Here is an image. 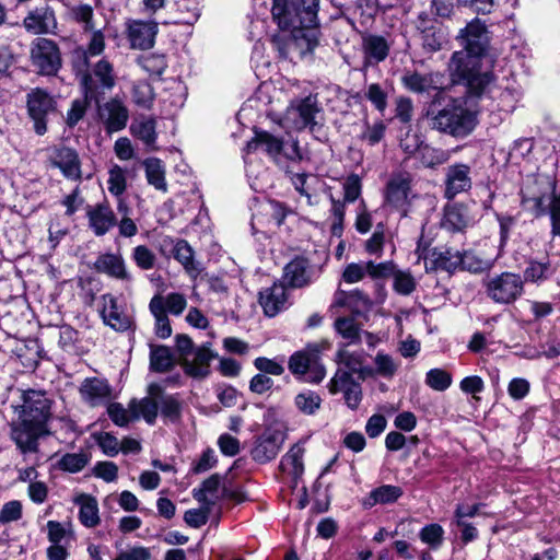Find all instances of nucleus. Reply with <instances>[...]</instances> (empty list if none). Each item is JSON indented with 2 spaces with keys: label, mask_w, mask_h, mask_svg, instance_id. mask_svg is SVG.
Returning a JSON list of instances; mask_svg holds the SVG:
<instances>
[{
  "label": "nucleus",
  "mask_w": 560,
  "mask_h": 560,
  "mask_svg": "<svg viewBox=\"0 0 560 560\" xmlns=\"http://www.w3.org/2000/svg\"><path fill=\"white\" fill-rule=\"evenodd\" d=\"M91 33V38L88 44L86 49L78 50V56L83 59V65L86 68H90L93 66L91 62L92 57L100 56L104 48H105V36L102 32V30H97L96 26L93 28V31H88Z\"/></svg>",
  "instance_id": "41"
},
{
  "label": "nucleus",
  "mask_w": 560,
  "mask_h": 560,
  "mask_svg": "<svg viewBox=\"0 0 560 560\" xmlns=\"http://www.w3.org/2000/svg\"><path fill=\"white\" fill-rule=\"evenodd\" d=\"M452 382V375L443 369H431L425 374V384L436 392L446 390Z\"/></svg>",
  "instance_id": "51"
},
{
  "label": "nucleus",
  "mask_w": 560,
  "mask_h": 560,
  "mask_svg": "<svg viewBox=\"0 0 560 560\" xmlns=\"http://www.w3.org/2000/svg\"><path fill=\"white\" fill-rule=\"evenodd\" d=\"M132 100L136 105L149 109L154 101V91L149 82H138L132 89Z\"/></svg>",
  "instance_id": "53"
},
{
  "label": "nucleus",
  "mask_w": 560,
  "mask_h": 560,
  "mask_svg": "<svg viewBox=\"0 0 560 560\" xmlns=\"http://www.w3.org/2000/svg\"><path fill=\"white\" fill-rule=\"evenodd\" d=\"M148 394L159 398V406L164 418L176 421L180 417L182 404L176 395H164V389L160 384L153 383L148 387Z\"/></svg>",
  "instance_id": "30"
},
{
  "label": "nucleus",
  "mask_w": 560,
  "mask_h": 560,
  "mask_svg": "<svg viewBox=\"0 0 560 560\" xmlns=\"http://www.w3.org/2000/svg\"><path fill=\"white\" fill-rule=\"evenodd\" d=\"M130 133L140 140L149 151H156V119L152 116L141 115L130 125Z\"/></svg>",
  "instance_id": "27"
},
{
  "label": "nucleus",
  "mask_w": 560,
  "mask_h": 560,
  "mask_svg": "<svg viewBox=\"0 0 560 560\" xmlns=\"http://www.w3.org/2000/svg\"><path fill=\"white\" fill-rule=\"evenodd\" d=\"M288 128L301 131L308 129L314 132L322 126L323 108L316 95H307L293 101L284 114Z\"/></svg>",
  "instance_id": "5"
},
{
  "label": "nucleus",
  "mask_w": 560,
  "mask_h": 560,
  "mask_svg": "<svg viewBox=\"0 0 560 560\" xmlns=\"http://www.w3.org/2000/svg\"><path fill=\"white\" fill-rule=\"evenodd\" d=\"M149 308L155 319V334L159 338L166 339L172 335V327L167 314L164 310V299L162 295H154L150 303Z\"/></svg>",
  "instance_id": "35"
},
{
  "label": "nucleus",
  "mask_w": 560,
  "mask_h": 560,
  "mask_svg": "<svg viewBox=\"0 0 560 560\" xmlns=\"http://www.w3.org/2000/svg\"><path fill=\"white\" fill-rule=\"evenodd\" d=\"M45 433V428L20 419L11 423V439L24 455L37 452L38 438Z\"/></svg>",
  "instance_id": "14"
},
{
  "label": "nucleus",
  "mask_w": 560,
  "mask_h": 560,
  "mask_svg": "<svg viewBox=\"0 0 560 560\" xmlns=\"http://www.w3.org/2000/svg\"><path fill=\"white\" fill-rule=\"evenodd\" d=\"M454 72H410L402 78L405 85L413 92L422 93L430 90H446L452 86Z\"/></svg>",
  "instance_id": "12"
},
{
  "label": "nucleus",
  "mask_w": 560,
  "mask_h": 560,
  "mask_svg": "<svg viewBox=\"0 0 560 560\" xmlns=\"http://www.w3.org/2000/svg\"><path fill=\"white\" fill-rule=\"evenodd\" d=\"M311 270L305 258L296 257L284 268L283 279L292 288H302L311 282Z\"/></svg>",
  "instance_id": "32"
},
{
  "label": "nucleus",
  "mask_w": 560,
  "mask_h": 560,
  "mask_svg": "<svg viewBox=\"0 0 560 560\" xmlns=\"http://www.w3.org/2000/svg\"><path fill=\"white\" fill-rule=\"evenodd\" d=\"M420 196L411 190V178L406 174L394 175L386 185V202L407 218L416 212L415 206Z\"/></svg>",
  "instance_id": "7"
},
{
  "label": "nucleus",
  "mask_w": 560,
  "mask_h": 560,
  "mask_svg": "<svg viewBox=\"0 0 560 560\" xmlns=\"http://www.w3.org/2000/svg\"><path fill=\"white\" fill-rule=\"evenodd\" d=\"M444 186V197L447 200L468 191L472 186L471 167L465 163L450 165L445 172Z\"/></svg>",
  "instance_id": "16"
},
{
  "label": "nucleus",
  "mask_w": 560,
  "mask_h": 560,
  "mask_svg": "<svg viewBox=\"0 0 560 560\" xmlns=\"http://www.w3.org/2000/svg\"><path fill=\"white\" fill-rule=\"evenodd\" d=\"M79 393L82 400L91 407L108 404L113 399V388L105 378L86 377L82 381Z\"/></svg>",
  "instance_id": "18"
},
{
  "label": "nucleus",
  "mask_w": 560,
  "mask_h": 560,
  "mask_svg": "<svg viewBox=\"0 0 560 560\" xmlns=\"http://www.w3.org/2000/svg\"><path fill=\"white\" fill-rule=\"evenodd\" d=\"M319 349L317 346H308L303 351L293 353L289 359V370L293 375H304L310 369H314L313 382H320L325 377V369L318 363Z\"/></svg>",
  "instance_id": "15"
},
{
  "label": "nucleus",
  "mask_w": 560,
  "mask_h": 560,
  "mask_svg": "<svg viewBox=\"0 0 560 560\" xmlns=\"http://www.w3.org/2000/svg\"><path fill=\"white\" fill-rule=\"evenodd\" d=\"M31 58L35 67L42 70H59L61 56L57 44L47 38H37L31 48Z\"/></svg>",
  "instance_id": "17"
},
{
  "label": "nucleus",
  "mask_w": 560,
  "mask_h": 560,
  "mask_svg": "<svg viewBox=\"0 0 560 560\" xmlns=\"http://www.w3.org/2000/svg\"><path fill=\"white\" fill-rule=\"evenodd\" d=\"M389 45L382 36L370 35L363 38L365 67H375L388 56Z\"/></svg>",
  "instance_id": "31"
},
{
  "label": "nucleus",
  "mask_w": 560,
  "mask_h": 560,
  "mask_svg": "<svg viewBox=\"0 0 560 560\" xmlns=\"http://www.w3.org/2000/svg\"><path fill=\"white\" fill-rule=\"evenodd\" d=\"M100 117L107 132L122 130L128 121L129 112L118 100H110L100 108Z\"/></svg>",
  "instance_id": "22"
},
{
  "label": "nucleus",
  "mask_w": 560,
  "mask_h": 560,
  "mask_svg": "<svg viewBox=\"0 0 560 560\" xmlns=\"http://www.w3.org/2000/svg\"><path fill=\"white\" fill-rule=\"evenodd\" d=\"M143 166L148 184L153 186L156 190L166 192V170L163 162L158 158H148L143 161Z\"/></svg>",
  "instance_id": "37"
},
{
  "label": "nucleus",
  "mask_w": 560,
  "mask_h": 560,
  "mask_svg": "<svg viewBox=\"0 0 560 560\" xmlns=\"http://www.w3.org/2000/svg\"><path fill=\"white\" fill-rule=\"evenodd\" d=\"M70 18L77 23L82 24L83 31H93L96 26L93 18L94 11L93 8L89 4H78L73 5L69 9Z\"/></svg>",
  "instance_id": "52"
},
{
  "label": "nucleus",
  "mask_w": 560,
  "mask_h": 560,
  "mask_svg": "<svg viewBox=\"0 0 560 560\" xmlns=\"http://www.w3.org/2000/svg\"><path fill=\"white\" fill-rule=\"evenodd\" d=\"M49 160L67 178L79 179L81 177L80 160L73 149L67 147L54 148L50 152Z\"/></svg>",
  "instance_id": "21"
},
{
  "label": "nucleus",
  "mask_w": 560,
  "mask_h": 560,
  "mask_svg": "<svg viewBox=\"0 0 560 560\" xmlns=\"http://www.w3.org/2000/svg\"><path fill=\"white\" fill-rule=\"evenodd\" d=\"M221 478L218 474L207 478L199 490L194 491V498L201 503H211L208 495H214L219 489Z\"/></svg>",
  "instance_id": "61"
},
{
  "label": "nucleus",
  "mask_w": 560,
  "mask_h": 560,
  "mask_svg": "<svg viewBox=\"0 0 560 560\" xmlns=\"http://www.w3.org/2000/svg\"><path fill=\"white\" fill-rule=\"evenodd\" d=\"M23 505L19 500H12L3 504L0 510V523L16 522L22 517Z\"/></svg>",
  "instance_id": "62"
},
{
  "label": "nucleus",
  "mask_w": 560,
  "mask_h": 560,
  "mask_svg": "<svg viewBox=\"0 0 560 560\" xmlns=\"http://www.w3.org/2000/svg\"><path fill=\"white\" fill-rule=\"evenodd\" d=\"M81 84L84 91V98L72 101L71 107L67 113L66 124L68 127H74L85 115L88 108V98H94L98 94L109 90L115 84L112 72H83Z\"/></svg>",
  "instance_id": "4"
},
{
  "label": "nucleus",
  "mask_w": 560,
  "mask_h": 560,
  "mask_svg": "<svg viewBox=\"0 0 560 560\" xmlns=\"http://www.w3.org/2000/svg\"><path fill=\"white\" fill-rule=\"evenodd\" d=\"M215 357L217 353L210 349V343L202 345L195 350L191 360L184 359V371L192 378H206L210 374V363Z\"/></svg>",
  "instance_id": "19"
},
{
  "label": "nucleus",
  "mask_w": 560,
  "mask_h": 560,
  "mask_svg": "<svg viewBox=\"0 0 560 560\" xmlns=\"http://www.w3.org/2000/svg\"><path fill=\"white\" fill-rule=\"evenodd\" d=\"M444 529L438 523H431L423 526L419 532V539L431 550L441 548L444 541Z\"/></svg>",
  "instance_id": "46"
},
{
  "label": "nucleus",
  "mask_w": 560,
  "mask_h": 560,
  "mask_svg": "<svg viewBox=\"0 0 560 560\" xmlns=\"http://www.w3.org/2000/svg\"><path fill=\"white\" fill-rule=\"evenodd\" d=\"M419 258H423L424 267L430 271L454 272L460 265V252L452 248L421 249L418 246Z\"/></svg>",
  "instance_id": "11"
},
{
  "label": "nucleus",
  "mask_w": 560,
  "mask_h": 560,
  "mask_svg": "<svg viewBox=\"0 0 560 560\" xmlns=\"http://www.w3.org/2000/svg\"><path fill=\"white\" fill-rule=\"evenodd\" d=\"M485 293L493 303L510 305L516 302L525 291V280L512 271L489 277L483 282Z\"/></svg>",
  "instance_id": "6"
},
{
  "label": "nucleus",
  "mask_w": 560,
  "mask_h": 560,
  "mask_svg": "<svg viewBox=\"0 0 560 560\" xmlns=\"http://www.w3.org/2000/svg\"><path fill=\"white\" fill-rule=\"evenodd\" d=\"M131 258L142 270H150L156 264L155 254L145 245H138L132 249Z\"/></svg>",
  "instance_id": "56"
},
{
  "label": "nucleus",
  "mask_w": 560,
  "mask_h": 560,
  "mask_svg": "<svg viewBox=\"0 0 560 560\" xmlns=\"http://www.w3.org/2000/svg\"><path fill=\"white\" fill-rule=\"evenodd\" d=\"M26 106L30 118L34 122V130L38 136L47 131V117L56 112L55 98L42 89L32 90L26 96Z\"/></svg>",
  "instance_id": "9"
},
{
  "label": "nucleus",
  "mask_w": 560,
  "mask_h": 560,
  "mask_svg": "<svg viewBox=\"0 0 560 560\" xmlns=\"http://www.w3.org/2000/svg\"><path fill=\"white\" fill-rule=\"evenodd\" d=\"M93 268L110 278L128 281L132 280L130 272L126 268L125 259L120 254L104 253L98 255L93 264Z\"/></svg>",
  "instance_id": "20"
},
{
  "label": "nucleus",
  "mask_w": 560,
  "mask_h": 560,
  "mask_svg": "<svg viewBox=\"0 0 560 560\" xmlns=\"http://www.w3.org/2000/svg\"><path fill=\"white\" fill-rule=\"evenodd\" d=\"M336 359L343 369L352 373H361L364 361V351H349L347 349V345H341L336 353Z\"/></svg>",
  "instance_id": "44"
},
{
  "label": "nucleus",
  "mask_w": 560,
  "mask_h": 560,
  "mask_svg": "<svg viewBox=\"0 0 560 560\" xmlns=\"http://www.w3.org/2000/svg\"><path fill=\"white\" fill-rule=\"evenodd\" d=\"M304 450L299 445L292 446L289 452L282 457L280 467L283 471L298 478L302 475Z\"/></svg>",
  "instance_id": "43"
},
{
  "label": "nucleus",
  "mask_w": 560,
  "mask_h": 560,
  "mask_svg": "<svg viewBox=\"0 0 560 560\" xmlns=\"http://www.w3.org/2000/svg\"><path fill=\"white\" fill-rule=\"evenodd\" d=\"M128 39L132 48L148 49L154 44L158 23L154 21H131L128 24Z\"/></svg>",
  "instance_id": "24"
},
{
  "label": "nucleus",
  "mask_w": 560,
  "mask_h": 560,
  "mask_svg": "<svg viewBox=\"0 0 560 560\" xmlns=\"http://www.w3.org/2000/svg\"><path fill=\"white\" fill-rule=\"evenodd\" d=\"M354 226L355 230L361 234L368 233L372 228V214L368 210V206L363 199L360 200L357 208Z\"/></svg>",
  "instance_id": "63"
},
{
  "label": "nucleus",
  "mask_w": 560,
  "mask_h": 560,
  "mask_svg": "<svg viewBox=\"0 0 560 560\" xmlns=\"http://www.w3.org/2000/svg\"><path fill=\"white\" fill-rule=\"evenodd\" d=\"M259 303L264 310L265 315L273 317L288 305L287 290L281 283H273L270 288L262 290L259 293Z\"/></svg>",
  "instance_id": "25"
},
{
  "label": "nucleus",
  "mask_w": 560,
  "mask_h": 560,
  "mask_svg": "<svg viewBox=\"0 0 560 560\" xmlns=\"http://www.w3.org/2000/svg\"><path fill=\"white\" fill-rule=\"evenodd\" d=\"M522 203L536 217L549 214L552 235H560V192H557L552 177H529L522 189Z\"/></svg>",
  "instance_id": "3"
},
{
  "label": "nucleus",
  "mask_w": 560,
  "mask_h": 560,
  "mask_svg": "<svg viewBox=\"0 0 560 560\" xmlns=\"http://www.w3.org/2000/svg\"><path fill=\"white\" fill-rule=\"evenodd\" d=\"M129 411L132 419L143 418L147 423L153 424L159 412V398L149 395L141 399H132L129 402Z\"/></svg>",
  "instance_id": "34"
},
{
  "label": "nucleus",
  "mask_w": 560,
  "mask_h": 560,
  "mask_svg": "<svg viewBox=\"0 0 560 560\" xmlns=\"http://www.w3.org/2000/svg\"><path fill=\"white\" fill-rule=\"evenodd\" d=\"M89 463V456L85 453H68L59 460V467L69 472L81 471Z\"/></svg>",
  "instance_id": "57"
},
{
  "label": "nucleus",
  "mask_w": 560,
  "mask_h": 560,
  "mask_svg": "<svg viewBox=\"0 0 560 560\" xmlns=\"http://www.w3.org/2000/svg\"><path fill=\"white\" fill-rule=\"evenodd\" d=\"M452 84L463 86L465 95L453 98L433 118L434 128L455 138H465L478 125L482 95L493 80L492 72H454Z\"/></svg>",
  "instance_id": "2"
},
{
  "label": "nucleus",
  "mask_w": 560,
  "mask_h": 560,
  "mask_svg": "<svg viewBox=\"0 0 560 560\" xmlns=\"http://www.w3.org/2000/svg\"><path fill=\"white\" fill-rule=\"evenodd\" d=\"M103 323L116 331H126L133 326V317L112 293L102 294L97 303Z\"/></svg>",
  "instance_id": "10"
},
{
  "label": "nucleus",
  "mask_w": 560,
  "mask_h": 560,
  "mask_svg": "<svg viewBox=\"0 0 560 560\" xmlns=\"http://www.w3.org/2000/svg\"><path fill=\"white\" fill-rule=\"evenodd\" d=\"M402 491L399 487L385 485L381 486L373 491H371L370 495L363 501V505L365 508H372L375 504H387L395 502L398 498H400Z\"/></svg>",
  "instance_id": "40"
},
{
  "label": "nucleus",
  "mask_w": 560,
  "mask_h": 560,
  "mask_svg": "<svg viewBox=\"0 0 560 560\" xmlns=\"http://www.w3.org/2000/svg\"><path fill=\"white\" fill-rule=\"evenodd\" d=\"M552 273L553 268L551 267L549 259H545L544 261L530 259L527 262L522 278L525 282L541 283L548 280Z\"/></svg>",
  "instance_id": "39"
},
{
  "label": "nucleus",
  "mask_w": 560,
  "mask_h": 560,
  "mask_svg": "<svg viewBox=\"0 0 560 560\" xmlns=\"http://www.w3.org/2000/svg\"><path fill=\"white\" fill-rule=\"evenodd\" d=\"M460 265L463 269L474 273L483 272L491 268L492 260L489 258L481 257L474 252L460 253Z\"/></svg>",
  "instance_id": "47"
},
{
  "label": "nucleus",
  "mask_w": 560,
  "mask_h": 560,
  "mask_svg": "<svg viewBox=\"0 0 560 560\" xmlns=\"http://www.w3.org/2000/svg\"><path fill=\"white\" fill-rule=\"evenodd\" d=\"M23 24L33 34L54 33L57 28L55 12L48 5L32 10L24 19Z\"/></svg>",
  "instance_id": "23"
},
{
  "label": "nucleus",
  "mask_w": 560,
  "mask_h": 560,
  "mask_svg": "<svg viewBox=\"0 0 560 560\" xmlns=\"http://www.w3.org/2000/svg\"><path fill=\"white\" fill-rule=\"evenodd\" d=\"M393 277V289L400 295H410L417 287L416 279L410 271L407 270H394Z\"/></svg>",
  "instance_id": "50"
},
{
  "label": "nucleus",
  "mask_w": 560,
  "mask_h": 560,
  "mask_svg": "<svg viewBox=\"0 0 560 560\" xmlns=\"http://www.w3.org/2000/svg\"><path fill=\"white\" fill-rule=\"evenodd\" d=\"M352 374V372L343 368H339L328 384L329 393L335 395L358 384L354 382Z\"/></svg>",
  "instance_id": "54"
},
{
  "label": "nucleus",
  "mask_w": 560,
  "mask_h": 560,
  "mask_svg": "<svg viewBox=\"0 0 560 560\" xmlns=\"http://www.w3.org/2000/svg\"><path fill=\"white\" fill-rule=\"evenodd\" d=\"M79 505V520L88 528H93L100 524L98 503L95 498L89 494H80L74 500Z\"/></svg>",
  "instance_id": "36"
},
{
  "label": "nucleus",
  "mask_w": 560,
  "mask_h": 560,
  "mask_svg": "<svg viewBox=\"0 0 560 560\" xmlns=\"http://www.w3.org/2000/svg\"><path fill=\"white\" fill-rule=\"evenodd\" d=\"M323 399L314 390L305 389L294 397V406L305 416H314L320 409Z\"/></svg>",
  "instance_id": "42"
},
{
  "label": "nucleus",
  "mask_w": 560,
  "mask_h": 560,
  "mask_svg": "<svg viewBox=\"0 0 560 560\" xmlns=\"http://www.w3.org/2000/svg\"><path fill=\"white\" fill-rule=\"evenodd\" d=\"M89 225L96 236L105 235L117 224V219L107 203H100L88 211Z\"/></svg>",
  "instance_id": "26"
},
{
  "label": "nucleus",
  "mask_w": 560,
  "mask_h": 560,
  "mask_svg": "<svg viewBox=\"0 0 560 560\" xmlns=\"http://www.w3.org/2000/svg\"><path fill=\"white\" fill-rule=\"evenodd\" d=\"M174 365L171 350L166 346H151L150 368L155 372H166Z\"/></svg>",
  "instance_id": "45"
},
{
  "label": "nucleus",
  "mask_w": 560,
  "mask_h": 560,
  "mask_svg": "<svg viewBox=\"0 0 560 560\" xmlns=\"http://www.w3.org/2000/svg\"><path fill=\"white\" fill-rule=\"evenodd\" d=\"M343 199L349 203L357 201L362 192V179L358 174H350L342 183Z\"/></svg>",
  "instance_id": "60"
},
{
  "label": "nucleus",
  "mask_w": 560,
  "mask_h": 560,
  "mask_svg": "<svg viewBox=\"0 0 560 560\" xmlns=\"http://www.w3.org/2000/svg\"><path fill=\"white\" fill-rule=\"evenodd\" d=\"M334 327L337 334L347 340V346L361 342L362 329L353 316L338 317L334 323Z\"/></svg>",
  "instance_id": "38"
},
{
  "label": "nucleus",
  "mask_w": 560,
  "mask_h": 560,
  "mask_svg": "<svg viewBox=\"0 0 560 560\" xmlns=\"http://www.w3.org/2000/svg\"><path fill=\"white\" fill-rule=\"evenodd\" d=\"M420 160L425 167L434 168L439 165L446 163L451 155L450 152L443 149L423 145L420 149Z\"/></svg>",
  "instance_id": "48"
},
{
  "label": "nucleus",
  "mask_w": 560,
  "mask_h": 560,
  "mask_svg": "<svg viewBox=\"0 0 560 560\" xmlns=\"http://www.w3.org/2000/svg\"><path fill=\"white\" fill-rule=\"evenodd\" d=\"M285 440V433L281 430L267 429L254 442L250 451L252 458L259 464H266L277 457Z\"/></svg>",
  "instance_id": "13"
},
{
  "label": "nucleus",
  "mask_w": 560,
  "mask_h": 560,
  "mask_svg": "<svg viewBox=\"0 0 560 560\" xmlns=\"http://www.w3.org/2000/svg\"><path fill=\"white\" fill-rule=\"evenodd\" d=\"M319 0H273L271 14L282 31L275 37L281 57L303 58L318 44Z\"/></svg>",
  "instance_id": "1"
},
{
  "label": "nucleus",
  "mask_w": 560,
  "mask_h": 560,
  "mask_svg": "<svg viewBox=\"0 0 560 560\" xmlns=\"http://www.w3.org/2000/svg\"><path fill=\"white\" fill-rule=\"evenodd\" d=\"M467 47L464 50L455 51L451 58V68L453 70H475L477 58Z\"/></svg>",
  "instance_id": "58"
},
{
  "label": "nucleus",
  "mask_w": 560,
  "mask_h": 560,
  "mask_svg": "<svg viewBox=\"0 0 560 560\" xmlns=\"http://www.w3.org/2000/svg\"><path fill=\"white\" fill-rule=\"evenodd\" d=\"M472 223L463 205H448L444 209L442 228L448 232H463Z\"/></svg>",
  "instance_id": "33"
},
{
  "label": "nucleus",
  "mask_w": 560,
  "mask_h": 560,
  "mask_svg": "<svg viewBox=\"0 0 560 560\" xmlns=\"http://www.w3.org/2000/svg\"><path fill=\"white\" fill-rule=\"evenodd\" d=\"M459 36L465 46L475 56H481L488 43L486 25L478 19L470 22L465 28L460 30Z\"/></svg>",
  "instance_id": "28"
},
{
  "label": "nucleus",
  "mask_w": 560,
  "mask_h": 560,
  "mask_svg": "<svg viewBox=\"0 0 560 560\" xmlns=\"http://www.w3.org/2000/svg\"><path fill=\"white\" fill-rule=\"evenodd\" d=\"M21 400L22 404L15 407L19 419L46 429V423L51 416V404L46 393L34 389L23 390Z\"/></svg>",
  "instance_id": "8"
},
{
  "label": "nucleus",
  "mask_w": 560,
  "mask_h": 560,
  "mask_svg": "<svg viewBox=\"0 0 560 560\" xmlns=\"http://www.w3.org/2000/svg\"><path fill=\"white\" fill-rule=\"evenodd\" d=\"M172 246L173 257L183 266L185 271L191 277L197 278L200 272V264L195 260V252L192 247L185 240H166Z\"/></svg>",
  "instance_id": "29"
},
{
  "label": "nucleus",
  "mask_w": 560,
  "mask_h": 560,
  "mask_svg": "<svg viewBox=\"0 0 560 560\" xmlns=\"http://www.w3.org/2000/svg\"><path fill=\"white\" fill-rule=\"evenodd\" d=\"M365 264L368 276L373 280H384L392 277L396 268L393 261L375 262L369 260Z\"/></svg>",
  "instance_id": "59"
},
{
  "label": "nucleus",
  "mask_w": 560,
  "mask_h": 560,
  "mask_svg": "<svg viewBox=\"0 0 560 560\" xmlns=\"http://www.w3.org/2000/svg\"><path fill=\"white\" fill-rule=\"evenodd\" d=\"M164 299V310L167 314L179 316L187 306L186 298L180 293H170Z\"/></svg>",
  "instance_id": "64"
},
{
  "label": "nucleus",
  "mask_w": 560,
  "mask_h": 560,
  "mask_svg": "<svg viewBox=\"0 0 560 560\" xmlns=\"http://www.w3.org/2000/svg\"><path fill=\"white\" fill-rule=\"evenodd\" d=\"M374 364L376 373L385 378L393 377L399 368V363L396 360L383 352L376 353Z\"/></svg>",
  "instance_id": "55"
},
{
  "label": "nucleus",
  "mask_w": 560,
  "mask_h": 560,
  "mask_svg": "<svg viewBox=\"0 0 560 560\" xmlns=\"http://www.w3.org/2000/svg\"><path fill=\"white\" fill-rule=\"evenodd\" d=\"M107 188L108 191L116 196L121 197L127 188V177L126 171L115 164L108 171V179H107Z\"/></svg>",
  "instance_id": "49"
}]
</instances>
